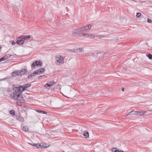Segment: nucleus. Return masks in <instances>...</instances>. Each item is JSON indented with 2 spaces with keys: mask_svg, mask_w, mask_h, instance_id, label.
Instances as JSON below:
<instances>
[{
  "mask_svg": "<svg viewBox=\"0 0 152 152\" xmlns=\"http://www.w3.org/2000/svg\"><path fill=\"white\" fill-rule=\"evenodd\" d=\"M6 79V78H4L2 79V80H5Z\"/></svg>",
  "mask_w": 152,
  "mask_h": 152,
  "instance_id": "nucleus-36",
  "label": "nucleus"
},
{
  "mask_svg": "<svg viewBox=\"0 0 152 152\" xmlns=\"http://www.w3.org/2000/svg\"><path fill=\"white\" fill-rule=\"evenodd\" d=\"M148 56L150 59H152V55L151 54H149L148 55Z\"/></svg>",
  "mask_w": 152,
  "mask_h": 152,
  "instance_id": "nucleus-26",
  "label": "nucleus"
},
{
  "mask_svg": "<svg viewBox=\"0 0 152 152\" xmlns=\"http://www.w3.org/2000/svg\"><path fill=\"white\" fill-rule=\"evenodd\" d=\"M147 20H148V22L149 23H150L152 22L151 20L150 19H148Z\"/></svg>",
  "mask_w": 152,
  "mask_h": 152,
  "instance_id": "nucleus-29",
  "label": "nucleus"
},
{
  "mask_svg": "<svg viewBox=\"0 0 152 152\" xmlns=\"http://www.w3.org/2000/svg\"><path fill=\"white\" fill-rule=\"evenodd\" d=\"M11 56V55L9 54H7L4 56L5 59H7L9 58Z\"/></svg>",
  "mask_w": 152,
  "mask_h": 152,
  "instance_id": "nucleus-18",
  "label": "nucleus"
},
{
  "mask_svg": "<svg viewBox=\"0 0 152 152\" xmlns=\"http://www.w3.org/2000/svg\"><path fill=\"white\" fill-rule=\"evenodd\" d=\"M35 75H36L35 73V72L34 73H32L28 76V78H31L32 77L34 76Z\"/></svg>",
  "mask_w": 152,
  "mask_h": 152,
  "instance_id": "nucleus-20",
  "label": "nucleus"
},
{
  "mask_svg": "<svg viewBox=\"0 0 152 152\" xmlns=\"http://www.w3.org/2000/svg\"><path fill=\"white\" fill-rule=\"evenodd\" d=\"M91 27V25H88L84 26L81 28L75 29L72 31V34L74 37H77L78 35L80 36H89L87 32L89 31Z\"/></svg>",
  "mask_w": 152,
  "mask_h": 152,
  "instance_id": "nucleus-1",
  "label": "nucleus"
},
{
  "mask_svg": "<svg viewBox=\"0 0 152 152\" xmlns=\"http://www.w3.org/2000/svg\"><path fill=\"white\" fill-rule=\"evenodd\" d=\"M119 152H124V151L122 150H121L120 151H119Z\"/></svg>",
  "mask_w": 152,
  "mask_h": 152,
  "instance_id": "nucleus-34",
  "label": "nucleus"
},
{
  "mask_svg": "<svg viewBox=\"0 0 152 152\" xmlns=\"http://www.w3.org/2000/svg\"><path fill=\"white\" fill-rule=\"evenodd\" d=\"M42 76H40L39 77V78H41V77H42Z\"/></svg>",
  "mask_w": 152,
  "mask_h": 152,
  "instance_id": "nucleus-38",
  "label": "nucleus"
},
{
  "mask_svg": "<svg viewBox=\"0 0 152 152\" xmlns=\"http://www.w3.org/2000/svg\"><path fill=\"white\" fill-rule=\"evenodd\" d=\"M34 146L37 148H41V144L39 143L33 144Z\"/></svg>",
  "mask_w": 152,
  "mask_h": 152,
  "instance_id": "nucleus-15",
  "label": "nucleus"
},
{
  "mask_svg": "<svg viewBox=\"0 0 152 152\" xmlns=\"http://www.w3.org/2000/svg\"><path fill=\"white\" fill-rule=\"evenodd\" d=\"M85 138H87L89 137V133L88 131L86 130L84 131L83 134Z\"/></svg>",
  "mask_w": 152,
  "mask_h": 152,
  "instance_id": "nucleus-14",
  "label": "nucleus"
},
{
  "mask_svg": "<svg viewBox=\"0 0 152 152\" xmlns=\"http://www.w3.org/2000/svg\"><path fill=\"white\" fill-rule=\"evenodd\" d=\"M45 71V69L44 68H41L36 70L35 71V73L36 74L39 75Z\"/></svg>",
  "mask_w": 152,
  "mask_h": 152,
  "instance_id": "nucleus-7",
  "label": "nucleus"
},
{
  "mask_svg": "<svg viewBox=\"0 0 152 152\" xmlns=\"http://www.w3.org/2000/svg\"><path fill=\"white\" fill-rule=\"evenodd\" d=\"M111 151L112 152H119V150L115 148H113L111 149Z\"/></svg>",
  "mask_w": 152,
  "mask_h": 152,
  "instance_id": "nucleus-17",
  "label": "nucleus"
},
{
  "mask_svg": "<svg viewBox=\"0 0 152 152\" xmlns=\"http://www.w3.org/2000/svg\"><path fill=\"white\" fill-rule=\"evenodd\" d=\"M42 63L41 61H36L33 62L31 65V68L32 69L35 68V66H41Z\"/></svg>",
  "mask_w": 152,
  "mask_h": 152,
  "instance_id": "nucleus-4",
  "label": "nucleus"
},
{
  "mask_svg": "<svg viewBox=\"0 0 152 152\" xmlns=\"http://www.w3.org/2000/svg\"><path fill=\"white\" fill-rule=\"evenodd\" d=\"M131 115V112H129V113L128 114H127V115H126V116H127V115Z\"/></svg>",
  "mask_w": 152,
  "mask_h": 152,
  "instance_id": "nucleus-32",
  "label": "nucleus"
},
{
  "mask_svg": "<svg viewBox=\"0 0 152 152\" xmlns=\"http://www.w3.org/2000/svg\"><path fill=\"white\" fill-rule=\"evenodd\" d=\"M23 131L27 132L28 131V128L27 126H25L23 127Z\"/></svg>",
  "mask_w": 152,
  "mask_h": 152,
  "instance_id": "nucleus-19",
  "label": "nucleus"
},
{
  "mask_svg": "<svg viewBox=\"0 0 152 152\" xmlns=\"http://www.w3.org/2000/svg\"><path fill=\"white\" fill-rule=\"evenodd\" d=\"M55 89L54 88H52L51 89V90L52 91H54V90Z\"/></svg>",
  "mask_w": 152,
  "mask_h": 152,
  "instance_id": "nucleus-35",
  "label": "nucleus"
},
{
  "mask_svg": "<svg viewBox=\"0 0 152 152\" xmlns=\"http://www.w3.org/2000/svg\"><path fill=\"white\" fill-rule=\"evenodd\" d=\"M124 88H121V90L122 91H124Z\"/></svg>",
  "mask_w": 152,
  "mask_h": 152,
  "instance_id": "nucleus-33",
  "label": "nucleus"
},
{
  "mask_svg": "<svg viewBox=\"0 0 152 152\" xmlns=\"http://www.w3.org/2000/svg\"><path fill=\"white\" fill-rule=\"evenodd\" d=\"M55 60H56L55 63L57 65L63 64L64 62L63 56L60 55L56 56L55 57Z\"/></svg>",
  "mask_w": 152,
  "mask_h": 152,
  "instance_id": "nucleus-2",
  "label": "nucleus"
},
{
  "mask_svg": "<svg viewBox=\"0 0 152 152\" xmlns=\"http://www.w3.org/2000/svg\"><path fill=\"white\" fill-rule=\"evenodd\" d=\"M24 87L23 86V85L18 87H15L13 88V90H17L18 92L20 93V94H22V92L24 91V90H23L24 89Z\"/></svg>",
  "mask_w": 152,
  "mask_h": 152,
  "instance_id": "nucleus-5",
  "label": "nucleus"
},
{
  "mask_svg": "<svg viewBox=\"0 0 152 152\" xmlns=\"http://www.w3.org/2000/svg\"><path fill=\"white\" fill-rule=\"evenodd\" d=\"M29 144L31 145L34 146V145H33V144H34V143H32V144H30V143H29Z\"/></svg>",
  "mask_w": 152,
  "mask_h": 152,
  "instance_id": "nucleus-37",
  "label": "nucleus"
},
{
  "mask_svg": "<svg viewBox=\"0 0 152 152\" xmlns=\"http://www.w3.org/2000/svg\"><path fill=\"white\" fill-rule=\"evenodd\" d=\"M90 36H91V37L92 38H94L95 37V36L93 35H90Z\"/></svg>",
  "mask_w": 152,
  "mask_h": 152,
  "instance_id": "nucleus-31",
  "label": "nucleus"
},
{
  "mask_svg": "<svg viewBox=\"0 0 152 152\" xmlns=\"http://www.w3.org/2000/svg\"><path fill=\"white\" fill-rule=\"evenodd\" d=\"M82 49L80 48H77V51L78 52H82Z\"/></svg>",
  "mask_w": 152,
  "mask_h": 152,
  "instance_id": "nucleus-24",
  "label": "nucleus"
},
{
  "mask_svg": "<svg viewBox=\"0 0 152 152\" xmlns=\"http://www.w3.org/2000/svg\"><path fill=\"white\" fill-rule=\"evenodd\" d=\"M23 37V36H21L19 37L20 39H21L17 40L16 41V43L17 44L21 45H23V44L24 40L22 38V37Z\"/></svg>",
  "mask_w": 152,
  "mask_h": 152,
  "instance_id": "nucleus-6",
  "label": "nucleus"
},
{
  "mask_svg": "<svg viewBox=\"0 0 152 152\" xmlns=\"http://www.w3.org/2000/svg\"><path fill=\"white\" fill-rule=\"evenodd\" d=\"M12 75L13 76L15 77L17 75H20V70H16L12 72Z\"/></svg>",
  "mask_w": 152,
  "mask_h": 152,
  "instance_id": "nucleus-10",
  "label": "nucleus"
},
{
  "mask_svg": "<svg viewBox=\"0 0 152 152\" xmlns=\"http://www.w3.org/2000/svg\"><path fill=\"white\" fill-rule=\"evenodd\" d=\"M50 146V145L49 144L42 143V144H41V148L43 147L44 148H46L49 147Z\"/></svg>",
  "mask_w": 152,
  "mask_h": 152,
  "instance_id": "nucleus-12",
  "label": "nucleus"
},
{
  "mask_svg": "<svg viewBox=\"0 0 152 152\" xmlns=\"http://www.w3.org/2000/svg\"><path fill=\"white\" fill-rule=\"evenodd\" d=\"M96 54L97 55V57L99 58H100L103 56V53L102 52L99 53H96Z\"/></svg>",
  "mask_w": 152,
  "mask_h": 152,
  "instance_id": "nucleus-16",
  "label": "nucleus"
},
{
  "mask_svg": "<svg viewBox=\"0 0 152 152\" xmlns=\"http://www.w3.org/2000/svg\"><path fill=\"white\" fill-rule=\"evenodd\" d=\"M14 91L11 94L10 97L12 99H17L20 96L21 94L18 92L17 90H14Z\"/></svg>",
  "mask_w": 152,
  "mask_h": 152,
  "instance_id": "nucleus-3",
  "label": "nucleus"
},
{
  "mask_svg": "<svg viewBox=\"0 0 152 152\" xmlns=\"http://www.w3.org/2000/svg\"><path fill=\"white\" fill-rule=\"evenodd\" d=\"M11 43L12 45H14L16 43L15 42L13 41Z\"/></svg>",
  "mask_w": 152,
  "mask_h": 152,
  "instance_id": "nucleus-30",
  "label": "nucleus"
},
{
  "mask_svg": "<svg viewBox=\"0 0 152 152\" xmlns=\"http://www.w3.org/2000/svg\"><path fill=\"white\" fill-rule=\"evenodd\" d=\"M0 60H1V61H4V60H5V59L4 58V56H3L2 58H0Z\"/></svg>",
  "mask_w": 152,
  "mask_h": 152,
  "instance_id": "nucleus-27",
  "label": "nucleus"
},
{
  "mask_svg": "<svg viewBox=\"0 0 152 152\" xmlns=\"http://www.w3.org/2000/svg\"><path fill=\"white\" fill-rule=\"evenodd\" d=\"M135 111H132L131 112V114L133 115H135Z\"/></svg>",
  "mask_w": 152,
  "mask_h": 152,
  "instance_id": "nucleus-28",
  "label": "nucleus"
},
{
  "mask_svg": "<svg viewBox=\"0 0 152 152\" xmlns=\"http://www.w3.org/2000/svg\"><path fill=\"white\" fill-rule=\"evenodd\" d=\"M135 114L136 115L141 116L144 114L146 113V111H142V112L135 111Z\"/></svg>",
  "mask_w": 152,
  "mask_h": 152,
  "instance_id": "nucleus-9",
  "label": "nucleus"
},
{
  "mask_svg": "<svg viewBox=\"0 0 152 152\" xmlns=\"http://www.w3.org/2000/svg\"><path fill=\"white\" fill-rule=\"evenodd\" d=\"M141 13L140 12H138L136 16L137 18H139L141 16Z\"/></svg>",
  "mask_w": 152,
  "mask_h": 152,
  "instance_id": "nucleus-25",
  "label": "nucleus"
},
{
  "mask_svg": "<svg viewBox=\"0 0 152 152\" xmlns=\"http://www.w3.org/2000/svg\"><path fill=\"white\" fill-rule=\"evenodd\" d=\"M31 38V36L29 35L27 36H26L25 37H24L23 38L24 40L26 39H29Z\"/></svg>",
  "mask_w": 152,
  "mask_h": 152,
  "instance_id": "nucleus-21",
  "label": "nucleus"
},
{
  "mask_svg": "<svg viewBox=\"0 0 152 152\" xmlns=\"http://www.w3.org/2000/svg\"><path fill=\"white\" fill-rule=\"evenodd\" d=\"M36 111L39 113H41L45 114H47V112L45 111H43L39 110H37Z\"/></svg>",
  "mask_w": 152,
  "mask_h": 152,
  "instance_id": "nucleus-22",
  "label": "nucleus"
},
{
  "mask_svg": "<svg viewBox=\"0 0 152 152\" xmlns=\"http://www.w3.org/2000/svg\"><path fill=\"white\" fill-rule=\"evenodd\" d=\"M31 85L29 83H26L23 85V86L24 87V89L23 90H26L28 88L30 87L31 86Z\"/></svg>",
  "mask_w": 152,
  "mask_h": 152,
  "instance_id": "nucleus-11",
  "label": "nucleus"
},
{
  "mask_svg": "<svg viewBox=\"0 0 152 152\" xmlns=\"http://www.w3.org/2000/svg\"><path fill=\"white\" fill-rule=\"evenodd\" d=\"M56 82L53 81H51L47 83L45 85V86L46 88H48V87H50L53 85L54 83H56Z\"/></svg>",
  "mask_w": 152,
  "mask_h": 152,
  "instance_id": "nucleus-8",
  "label": "nucleus"
},
{
  "mask_svg": "<svg viewBox=\"0 0 152 152\" xmlns=\"http://www.w3.org/2000/svg\"><path fill=\"white\" fill-rule=\"evenodd\" d=\"M10 114L12 115H15V111L14 110H11L10 111Z\"/></svg>",
  "mask_w": 152,
  "mask_h": 152,
  "instance_id": "nucleus-23",
  "label": "nucleus"
},
{
  "mask_svg": "<svg viewBox=\"0 0 152 152\" xmlns=\"http://www.w3.org/2000/svg\"><path fill=\"white\" fill-rule=\"evenodd\" d=\"M20 75H23L25 74L26 72V69H22L20 70Z\"/></svg>",
  "mask_w": 152,
  "mask_h": 152,
  "instance_id": "nucleus-13",
  "label": "nucleus"
}]
</instances>
